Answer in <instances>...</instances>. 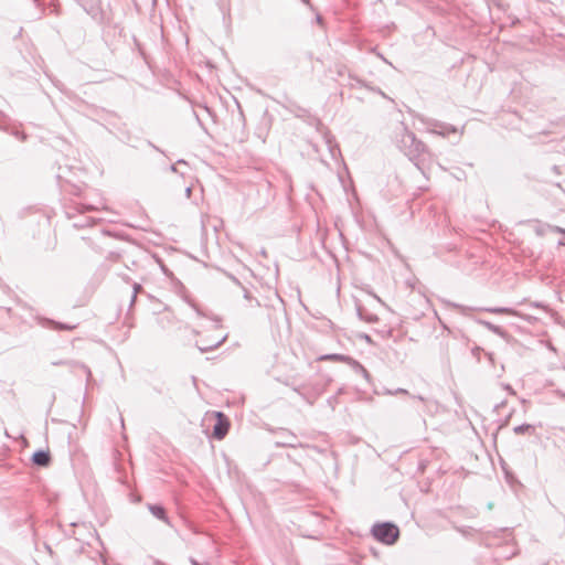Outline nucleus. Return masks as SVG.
Listing matches in <instances>:
<instances>
[{"instance_id": "1", "label": "nucleus", "mask_w": 565, "mask_h": 565, "mask_svg": "<svg viewBox=\"0 0 565 565\" xmlns=\"http://www.w3.org/2000/svg\"><path fill=\"white\" fill-rule=\"evenodd\" d=\"M398 148L411 159L416 160L426 151V146L418 140L414 132L403 126V132L397 140Z\"/></svg>"}, {"instance_id": "2", "label": "nucleus", "mask_w": 565, "mask_h": 565, "mask_svg": "<svg viewBox=\"0 0 565 565\" xmlns=\"http://www.w3.org/2000/svg\"><path fill=\"white\" fill-rule=\"evenodd\" d=\"M372 535L381 543L386 545L394 544L399 536L398 527L391 522H384L373 525Z\"/></svg>"}, {"instance_id": "3", "label": "nucleus", "mask_w": 565, "mask_h": 565, "mask_svg": "<svg viewBox=\"0 0 565 565\" xmlns=\"http://www.w3.org/2000/svg\"><path fill=\"white\" fill-rule=\"evenodd\" d=\"M424 122L426 125L427 130L431 134H436V135L445 137L450 134L457 132L456 127L450 124H446V122L438 121L435 119H427Z\"/></svg>"}, {"instance_id": "4", "label": "nucleus", "mask_w": 565, "mask_h": 565, "mask_svg": "<svg viewBox=\"0 0 565 565\" xmlns=\"http://www.w3.org/2000/svg\"><path fill=\"white\" fill-rule=\"evenodd\" d=\"M215 416L217 420L213 427V436L214 438L221 440L226 436L228 431L230 422L226 418V416L221 412H216Z\"/></svg>"}, {"instance_id": "5", "label": "nucleus", "mask_w": 565, "mask_h": 565, "mask_svg": "<svg viewBox=\"0 0 565 565\" xmlns=\"http://www.w3.org/2000/svg\"><path fill=\"white\" fill-rule=\"evenodd\" d=\"M39 323L42 326V327H45V328H52V329H55V330H74L77 324H68V323H62V322H57V321H54L52 319H49V318H40L39 319Z\"/></svg>"}, {"instance_id": "6", "label": "nucleus", "mask_w": 565, "mask_h": 565, "mask_svg": "<svg viewBox=\"0 0 565 565\" xmlns=\"http://www.w3.org/2000/svg\"><path fill=\"white\" fill-rule=\"evenodd\" d=\"M32 461L39 467H47L51 462V455L45 450H38L32 456Z\"/></svg>"}, {"instance_id": "7", "label": "nucleus", "mask_w": 565, "mask_h": 565, "mask_svg": "<svg viewBox=\"0 0 565 565\" xmlns=\"http://www.w3.org/2000/svg\"><path fill=\"white\" fill-rule=\"evenodd\" d=\"M319 361H332V362H343L348 365L350 364L352 358L344 354L332 353V354H323L318 358Z\"/></svg>"}, {"instance_id": "8", "label": "nucleus", "mask_w": 565, "mask_h": 565, "mask_svg": "<svg viewBox=\"0 0 565 565\" xmlns=\"http://www.w3.org/2000/svg\"><path fill=\"white\" fill-rule=\"evenodd\" d=\"M148 509H149V511L151 512V514L154 518H157V519L168 523V516H167V513H166V509L162 505H160V504H149Z\"/></svg>"}, {"instance_id": "9", "label": "nucleus", "mask_w": 565, "mask_h": 565, "mask_svg": "<svg viewBox=\"0 0 565 565\" xmlns=\"http://www.w3.org/2000/svg\"><path fill=\"white\" fill-rule=\"evenodd\" d=\"M352 370L356 373V374H360L361 376H363L365 380H369L370 379V373L367 372V370L356 360H354L352 358L350 364H349Z\"/></svg>"}, {"instance_id": "10", "label": "nucleus", "mask_w": 565, "mask_h": 565, "mask_svg": "<svg viewBox=\"0 0 565 565\" xmlns=\"http://www.w3.org/2000/svg\"><path fill=\"white\" fill-rule=\"evenodd\" d=\"M513 431L515 435H523V434L532 435L535 433V427L530 424H522V425L515 426L513 428Z\"/></svg>"}, {"instance_id": "11", "label": "nucleus", "mask_w": 565, "mask_h": 565, "mask_svg": "<svg viewBox=\"0 0 565 565\" xmlns=\"http://www.w3.org/2000/svg\"><path fill=\"white\" fill-rule=\"evenodd\" d=\"M226 340V335L222 337L221 339H218L217 341L211 343L210 345H201V344H198V349L201 351V352H209L213 349H216L218 348L224 341Z\"/></svg>"}, {"instance_id": "12", "label": "nucleus", "mask_w": 565, "mask_h": 565, "mask_svg": "<svg viewBox=\"0 0 565 565\" xmlns=\"http://www.w3.org/2000/svg\"><path fill=\"white\" fill-rule=\"evenodd\" d=\"M324 140L329 148L331 157L334 159L337 157V154L340 152L338 146L332 143V137L328 134L324 136Z\"/></svg>"}, {"instance_id": "13", "label": "nucleus", "mask_w": 565, "mask_h": 565, "mask_svg": "<svg viewBox=\"0 0 565 565\" xmlns=\"http://www.w3.org/2000/svg\"><path fill=\"white\" fill-rule=\"evenodd\" d=\"M486 310L491 313H507V315H513V316L516 315L515 310H513L511 308H505V307H493V308H487Z\"/></svg>"}, {"instance_id": "14", "label": "nucleus", "mask_w": 565, "mask_h": 565, "mask_svg": "<svg viewBox=\"0 0 565 565\" xmlns=\"http://www.w3.org/2000/svg\"><path fill=\"white\" fill-rule=\"evenodd\" d=\"M480 323L483 324L490 331L498 333V334H502V330L500 327L494 326L493 323H491L489 321H480Z\"/></svg>"}, {"instance_id": "15", "label": "nucleus", "mask_w": 565, "mask_h": 565, "mask_svg": "<svg viewBox=\"0 0 565 565\" xmlns=\"http://www.w3.org/2000/svg\"><path fill=\"white\" fill-rule=\"evenodd\" d=\"M132 288H134V292H132L131 302H130V305H131V306L135 303L136 298H137V295H138L140 291H142V287H141V285H140V284L135 282V284H134V286H132Z\"/></svg>"}, {"instance_id": "16", "label": "nucleus", "mask_w": 565, "mask_h": 565, "mask_svg": "<svg viewBox=\"0 0 565 565\" xmlns=\"http://www.w3.org/2000/svg\"><path fill=\"white\" fill-rule=\"evenodd\" d=\"M290 438L291 439H288V443H278L277 445L284 447H296L297 437L294 434H290Z\"/></svg>"}, {"instance_id": "17", "label": "nucleus", "mask_w": 565, "mask_h": 565, "mask_svg": "<svg viewBox=\"0 0 565 565\" xmlns=\"http://www.w3.org/2000/svg\"><path fill=\"white\" fill-rule=\"evenodd\" d=\"M290 438L291 439H288V443H278L277 445L284 447H296L297 437L294 434H290Z\"/></svg>"}, {"instance_id": "18", "label": "nucleus", "mask_w": 565, "mask_h": 565, "mask_svg": "<svg viewBox=\"0 0 565 565\" xmlns=\"http://www.w3.org/2000/svg\"><path fill=\"white\" fill-rule=\"evenodd\" d=\"M385 394H388V395L405 394V395H407L408 391H406L405 388H396L395 391L386 390Z\"/></svg>"}, {"instance_id": "19", "label": "nucleus", "mask_w": 565, "mask_h": 565, "mask_svg": "<svg viewBox=\"0 0 565 565\" xmlns=\"http://www.w3.org/2000/svg\"><path fill=\"white\" fill-rule=\"evenodd\" d=\"M364 320H365L366 322H375V321H377V317H376V316H374V315H366V316L364 317Z\"/></svg>"}, {"instance_id": "20", "label": "nucleus", "mask_w": 565, "mask_h": 565, "mask_svg": "<svg viewBox=\"0 0 565 565\" xmlns=\"http://www.w3.org/2000/svg\"><path fill=\"white\" fill-rule=\"evenodd\" d=\"M358 316L361 320H364V317L366 316V313H364V310L362 307H358Z\"/></svg>"}, {"instance_id": "21", "label": "nucleus", "mask_w": 565, "mask_h": 565, "mask_svg": "<svg viewBox=\"0 0 565 565\" xmlns=\"http://www.w3.org/2000/svg\"><path fill=\"white\" fill-rule=\"evenodd\" d=\"M242 288H243V291H244V298L247 299V300H250L252 299L250 292L245 287H242Z\"/></svg>"}, {"instance_id": "22", "label": "nucleus", "mask_w": 565, "mask_h": 565, "mask_svg": "<svg viewBox=\"0 0 565 565\" xmlns=\"http://www.w3.org/2000/svg\"><path fill=\"white\" fill-rule=\"evenodd\" d=\"M79 367L87 376H90V370L86 365L81 364Z\"/></svg>"}, {"instance_id": "23", "label": "nucleus", "mask_w": 565, "mask_h": 565, "mask_svg": "<svg viewBox=\"0 0 565 565\" xmlns=\"http://www.w3.org/2000/svg\"><path fill=\"white\" fill-rule=\"evenodd\" d=\"M503 388L507 390L512 395L515 394V392L513 391V388L509 384L503 385Z\"/></svg>"}, {"instance_id": "24", "label": "nucleus", "mask_w": 565, "mask_h": 565, "mask_svg": "<svg viewBox=\"0 0 565 565\" xmlns=\"http://www.w3.org/2000/svg\"><path fill=\"white\" fill-rule=\"evenodd\" d=\"M191 193H192V188H191V186H188V188L185 189V195H186V198H190V196H191Z\"/></svg>"}, {"instance_id": "25", "label": "nucleus", "mask_w": 565, "mask_h": 565, "mask_svg": "<svg viewBox=\"0 0 565 565\" xmlns=\"http://www.w3.org/2000/svg\"><path fill=\"white\" fill-rule=\"evenodd\" d=\"M228 277L232 279L233 282H235L236 285L241 286V282L238 281L237 278H235L234 276L232 275H228Z\"/></svg>"}, {"instance_id": "26", "label": "nucleus", "mask_w": 565, "mask_h": 565, "mask_svg": "<svg viewBox=\"0 0 565 565\" xmlns=\"http://www.w3.org/2000/svg\"><path fill=\"white\" fill-rule=\"evenodd\" d=\"M487 356H488V359H489V361H490V362H493V355H492V353H487Z\"/></svg>"}, {"instance_id": "27", "label": "nucleus", "mask_w": 565, "mask_h": 565, "mask_svg": "<svg viewBox=\"0 0 565 565\" xmlns=\"http://www.w3.org/2000/svg\"><path fill=\"white\" fill-rule=\"evenodd\" d=\"M52 364H53V365H61V364H66V362L56 361V362H53Z\"/></svg>"}, {"instance_id": "28", "label": "nucleus", "mask_w": 565, "mask_h": 565, "mask_svg": "<svg viewBox=\"0 0 565 565\" xmlns=\"http://www.w3.org/2000/svg\"><path fill=\"white\" fill-rule=\"evenodd\" d=\"M191 563H192V565H201V564H200L196 559H194V558H191Z\"/></svg>"}, {"instance_id": "29", "label": "nucleus", "mask_w": 565, "mask_h": 565, "mask_svg": "<svg viewBox=\"0 0 565 565\" xmlns=\"http://www.w3.org/2000/svg\"><path fill=\"white\" fill-rule=\"evenodd\" d=\"M532 306L537 307V308H543V306L539 302H533Z\"/></svg>"}, {"instance_id": "30", "label": "nucleus", "mask_w": 565, "mask_h": 565, "mask_svg": "<svg viewBox=\"0 0 565 565\" xmlns=\"http://www.w3.org/2000/svg\"><path fill=\"white\" fill-rule=\"evenodd\" d=\"M170 171H172V172H177L175 164H172V166L170 167Z\"/></svg>"}, {"instance_id": "31", "label": "nucleus", "mask_w": 565, "mask_h": 565, "mask_svg": "<svg viewBox=\"0 0 565 565\" xmlns=\"http://www.w3.org/2000/svg\"><path fill=\"white\" fill-rule=\"evenodd\" d=\"M487 2H488L489 4H491V3L497 4V0H487Z\"/></svg>"}, {"instance_id": "32", "label": "nucleus", "mask_w": 565, "mask_h": 565, "mask_svg": "<svg viewBox=\"0 0 565 565\" xmlns=\"http://www.w3.org/2000/svg\"><path fill=\"white\" fill-rule=\"evenodd\" d=\"M414 398H417L418 401L423 402L424 398L422 396H413Z\"/></svg>"}, {"instance_id": "33", "label": "nucleus", "mask_w": 565, "mask_h": 565, "mask_svg": "<svg viewBox=\"0 0 565 565\" xmlns=\"http://www.w3.org/2000/svg\"><path fill=\"white\" fill-rule=\"evenodd\" d=\"M556 231L565 234V231L559 227H556Z\"/></svg>"}, {"instance_id": "34", "label": "nucleus", "mask_w": 565, "mask_h": 565, "mask_svg": "<svg viewBox=\"0 0 565 565\" xmlns=\"http://www.w3.org/2000/svg\"><path fill=\"white\" fill-rule=\"evenodd\" d=\"M177 163H179V164H180V163H185V161H184V160H178V162H177Z\"/></svg>"}, {"instance_id": "35", "label": "nucleus", "mask_w": 565, "mask_h": 565, "mask_svg": "<svg viewBox=\"0 0 565 565\" xmlns=\"http://www.w3.org/2000/svg\"><path fill=\"white\" fill-rule=\"evenodd\" d=\"M201 565H211V564H209V563H204V564H201Z\"/></svg>"}]
</instances>
